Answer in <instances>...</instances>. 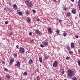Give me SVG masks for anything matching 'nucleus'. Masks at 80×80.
Here are the masks:
<instances>
[{"label":"nucleus","mask_w":80,"mask_h":80,"mask_svg":"<svg viewBox=\"0 0 80 80\" xmlns=\"http://www.w3.org/2000/svg\"><path fill=\"white\" fill-rule=\"evenodd\" d=\"M14 57H15V58L17 57V54H14Z\"/></svg>","instance_id":"nucleus-31"},{"label":"nucleus","mask_w":80,"mask_h":80,"mask_svg":"<svg viewBox=\"0 0 80 80\" xmlns=\"http://www.w3.org/2000/svg\"><path fill=\"white\" fill-rule=\"evenodd\" d=\"M16 66H17L18 67H20V62L18 61L17 63L15 64Z\"/></svg>","instance_id":"nucleus-7"},{"label":"nucleus","mask_w":80,"mask_h":80,"mask_svg":"<svg viewBox=\"0 0 80 80\" xmlns=\"http://www.w3.org/2000/svg\"><path fill=\"white\" fill-rule=\"evenodd\" d=\"M54 1V2H57V0H53Z\"/></svg>","instance_id":"nucleus-42"},{"label":"nucleus","mask_w":80,"mask_h":80,"mask_svg":"<svg viewBox=\"0 0 80 80\" xmlns=\"http://www.w3.org/2000/svg\"><path fill=\"white\" fill-rule=\"evenodd\" d=\"M29 35H32V32H30L29 33Z\"/></svg>","instance_id":"nucleus-36"},{"label":"nucleus","mask_w":80,"mask_h":80,"mask_svg":"<svg viewBox=\"0 0 80 80\" xmlns=\"http://www.w3.org/2000/svg\"><path fill=\"white\" fill-rule=\"evenodd\" d=\"M36 78H37L38 79V76H37L36 77Z\"/></svg>","instance_id":"nucleus-51"},{"label":"nucleus","mask_w":80,"mask_h":80,"mask_svg":"<svg viewBox=\"0 0 80 80\" xmlns=\"http://www.w3.org/2000/svg\"><path fill=\"white\" fill-rule=\"evenodd\" d=\"M37 21H40V19H37Z\"/></svg>","instance_id":"nucleus-49"},{"label":"nucleus","mask_w":80,"mask_h":80,"mask_svg":"<svg viewBox=\"0 0 80 80\" xmlns=\"http://www.w3.org/2000/svg\"><path fill=\"white\" fill-rule=\"evenodd\" d=\"M70 55H73V52L70 51Z\"/></svg>","instance_id":"nucleus-22"},{"label":"nucleus","mask_w":80,"mask_h":80,"mask_svg":"<svg viewBox=\"0 0 80 80\" xmlns=\"http://www.w3.org/2000/svg\"><path fill=\"white\" fill-rule=\"evenodd\" d=\"M16 47L17 48H18V47H19V46H18V45H17L16 46Z\"/></svg>","instance_id":"nucleus-47"},{"label":"nucleus","mask_w":80,"mask_h":80,"mask_svg":"<svg viewBox=\"0 0 80 80\" xmlns=\"http://www.w3.org/2000/svg\"><path fill=\"white\" fill-rule=\"evenodd\" d=\"M1 78H0V80H1Z\"/></svg>","instance_id":"nucleus-52"},{"label":"nucleus","mask_w":80,"mask_h":80,"mask_svg":"<svg viewBox=\"0 0 80 80\" xmlns=\"http://www.w3.org/2000/svg\"><path fill=\"white\" fill-rule=\"evenodd\" d=\"M39 61L40 62L42 63V58H41V57H39Z\"/></svg>","instance_id":"nucleus-19"},{"label":"nucleus","mask_w":80,"mask_h":80,"mask_svg":"<svg viewBox=\"0 0 80 80\" xmlns=\"http://www.w3.org/2000/svg\"><path fill=\"white\" fill-rule=\"evenodd\" d=\"M62 22V20H59V22H60V23H61Z\"/></svg>","instance_id":"nucleus-41"},{"label":"nucleus","mask_w":80,"mask_h":80,"mask_svg":"<svg viewBox=\"0 0 80 80\" xmlns=\"http://www.w3.org/2000/svg\"><path fill=\"white\" fill-rule=\"evenodd\" d=\"M66 60H68V59H69V57H67L66 58Z\"/></svg>","instance_id":"nucleus-34"},{"label":"nucleus","mask_w":80,"mask_h":80,"mask_svg":"<svg viewBox=\"0 0 80 80\" xmlns=\"http://www.w3.org/2000/svg\"><path fill=\"white\" fill-rule=\"evenodd\" d=\"M9 12H12V10L11 9H9Z\"/></svg>","instance_id":"nucleus-38"},{"label":"nucleus","mask_w":80,"mask_h":80,"mask_svg":"<svg viewBox=\"0 0 80 80\" xmlns=\"http://www.w3.org/2000/svg\"><path fill=\"white\" fill-rule=\"evenodd\" d=\"M17 14H18L19 15H22V12H19Z\"/></svg>","instance_id":"nucleus-17"},{"label":"nucleus","mask_w":80,"mask_h":80,"mask_svg":"<svg viewBox=\"0 0 80 80\" xmlns=\"http://www.w3.org/2000/svg\"><path fill=\"white\" fill-rule=\"evenodd\" d=\"M31 22V19L29 18H27V22L28 23H30Z\"/></svg>","instance_id":"nucleus-8"},{"label":"nucleus","mask_w":80,"mask_h":80,"mask_svg":"<svg viewBox=\"0 0 80 80\" xmlns=\"http://www.w3.org/2000/svg\"><path fill=\"white\" fill-rule=\"evenodd\" d=\"M64 70L62 72V74H64Z\"/></svg>","instance_id":"nucleus-40"},{"label":"nucleus","mask_w":80,"mask_h":80,"mask_svg":"<svg viewBox=\"0 0 80 80\" xmlns=\"http://www.w3.org/2000/svg\"><path fill=\"white\" fill-rule=\"evenodd\" d=\"M24 74L26 76L27 75V73L26 72H24Z\"/></svg>","instance_id":"nucleus-30"},{"label":"nucleus","mask_w":80,"mask_h":80,"mask_svg":"<svg viewBox=\"0 0 80 80\" xmlns=\"http://www.w3.org/2000/svg\"><path fill=\"white\" fill-rule=\"evenodd\" d=\"M66 48L68 51H70V46H67L66 47Z\"/></svg>","instance_id":"nucleus-15"},{"label":"nucleus","mask_w":80,"mask_h":80,"mask_svg":"<svg viewBox=\"0 0 80 80\" xmlns=\"http://www.w3.org/2000/svg\"><path fill=\"white\" fill-rule=\"evenodd\" d=\"M70 15H71L70 12H68L66 14V16L67 17H70Z\"/></svg>","instance_id":"nucleus-12"},{"label":"nucleus","mask_w":80,"mask_h":80,"mask_svg":"<svg viewBox=\"0 0 80 80\" xmlns=\"http://www.w3.org/2000/svg\"><path fill=\"white\" fill-rule=\"evenodd\" d=\"M26 3H27V6L28 7H32L33 6V2H29V1L27 0L26 1Z\"/></svg>","instance_id":"nucleus-2"},{"label":"nucleus","mask_w":80,"mask_h":80,"mask_svg":"<svg viewBox=\"0 0 80 80\" xmlns=\"http://www.w3.org/2000/svg\"><path fill=\"white\" fill-rule=\"evenodd\" d=\"M78 63L79 66L80 67V60H78Z\"/></svg>","instance_id":"nucleus-23"},{"label":"nucleus","mask_w":80,"mask_h":80,"mask_svg":"<svg viewBox=\"0 0 80 80\" xmlns=\"http://www.w3.org/2000/svg\"><path fill=\"white\" fill-rule=\"evenodd\" d=\"M58 65V62L57 61H55L54 62L53 66L54 67H57Z\"/></svg>","instance_id":"nucleus-4"},{"label":"nucleus","mask_w":80,"mask_h":80,"mask_svg":"<svg viewBox=\"0 0 80 80\" xmlns=\"http://www.w3.org/2000/svg\"><path fill=\"white\" fill-rule=\"evenodd\" d=\"M9 35L10 36L12 35H13V33H12V32L10 33L9 34Z\"/></svg>","instance_id":"nucleus-33"},{"label":"nucleus","mask_w":80,"mask_h":80,"mask_svg":"<svg viewBox=\"0 0 80 80\" xmlns=\"http://www.w3.org/2000/svg\"><path fill=\"white\" fill-rule=\"evenodd\" d=\"M6 77L7 78H8V79H9L10 78V77L9 75H6Z\"/></svg>","instance_id":"nucleus-21"},{"label":"nucleus","mask_w":80,"mask_h":80,"mask_svg":"<svg viewBox=\"0 0 80 80\" xmlns=\"http://www.w3.org/2000/svg\"><path fill=\"white\" fill-rule=\"evenodd\" d=\"M56 32L57 33H58L60 32V30H56Z\"/></svg>","instance_id":"nucleus-28"},{"label":"nucleus","mask_w":80,"mask_h":80,"mask_svg":"<svg viewBox=\"0 0 80 80\" xmlns=\"http://www.w3.org/2000/svg\"><path fill=\"white\" fill-rule=\"evenodd\" d=\"M1 62L2 64H5V61H4L2 60Z\"/></svg>","instance_id":"nucleus-29"},{"label":"nucleus","mask_w":80,"mask_h":80,"mask_svg":"<svg viewBox=\"0 0 80 80\" xmlns=\"http://www.w3.org/2000/svg\"><path fill=\"white\" fill-rule=\"evenodd\" d=\"M75 37L77 38H78V36H75Z\"/></svg>","instance_id":"nucleus-39"},{"label":"nucleus","mask_w":80,"mask_h":80,"mask_svg":"<svg viewBox=\"0 0 80 80\" xmlns=\"http://www.w3.org/2000/svg\"><path fill=\"white\" fill-rule=\"evenodd\" d=\"M6 7L5 8H4V10H7V9H6Z\"/></svg>","instance_id":"nucleus-45"},{"label":"nucleus","mask_w":80,"mask_h":80,"mask_svg":"<svg viewBox=\"0 0 80 80\" xmlns=\"http://www.w3.org/2000/svg\"><path fill=\"white\" fill-rule=\"evenodd\" d=\"M78 7H79V8L80 9V4L78 3Z\"/></svg>","instance_id":"nucleus-37"},{"label":"nucleus","mask_w":80,"mask_h":80,"mask_svg":"<svg viewBox=\"0 0 80 80\" xmlns=\"http://www.w3.org/2000/svg\"><path fill=\"white\" fill-rule=\"evenodd\" d=\"M45 57L46 59H48V56L47 55H45Z\"/></svg>","instance_id":"nucleus-20"},{"label":"nucleus","mask_w":80,"mask_h":80,"mask_svg":"<svg viewBox=\"0 0 80 80\" xmlns=\"http://www.w3.org/2000/svg\"><path fill=\"white\" fill-rule=\"evenodd\" d=\"M5 23L6 25H7V24L8 23V21H6L5 22Z\"/></svg>","instance_id":"nucleus-32"},{"label":"nucleus","mask_w":80,"mask_h":80,"mask_svg":"<svg viewBox=\"0 0 80 80\" xmlns=\"http://www.w3.org/2000/svg\"><path fill=\"white\" fill-rule=\"evenodd\" d=\"M43 45L45 47H47L48 46V42L47 40L44 41L42 42Z\"/></svg>","instance_id":"nucleus-3"},{"label":"nucleus","mask_w":80,"mask_h":80,"mask_svg":"<svg viewBox=\"0 0 80 80\" xmlns=\"http://www.w3.org/2000/svg\"><path fill=\"white\" fill-rule=\"evenodd\" d=\"M19 52L20 53H24L25 52V49L23 48H20L19 49Z\"/></svg>","instance_id":"nucleus-5"},{"label":"nucleus","mask_w":80,"mask_h":80,"mask_svg":"<svg viewBox=\"0 0 80 80\" xmlns=\"http://www.w3.org/2000/svg\"><path fill=\"white\" fill-rule=\"evenodd\" d=\"M71 48H73V47H75V45H74V43H73V42H72L71 44Z\"/></svg>","instance_id":"nucleus-13"},{"label":"nucleus","mask_w":80,"mask_h":80,"mask_svg":"<svg viewBox=\"0 0 80 80\" xmlns=\"http://www.w3.org/2000/svg\"><path fill=\"white\" fill-rule=\"evenodd\" d=\"M78 53H80V49L78 50Z\"/></svg>","instance_id":"nucleus-46"},{"label":"nucleus","mask_w":80,"mask_h":80,"mask_svg":"<svg viewBox=\"0 0 80 80\" xmlns=\"http://www.w3.org/2000/svg\"><path fill=\"white\" fill-rule=\"evenodd\" d=\"M26 13L27 14H29L30 13V11H28L26 12Z\"/></svg>","instance_id":"nucleus-24"},{"label":"nucleus","mask_w":80,"mask_h":80,"mask_svg":"<svg viewBox=\"0 0 80 80\" xmlns=\"http://www.w3.org/2000/svg\"><path fill=\"white\" fill-rule=\"evenodd\" d=\"M14 62V59H11L10 60V64H12V63H13Z\"/></svg>","instance_id":"nucleus-9"},{"label":"nucleus","mask_w":80,"mask_h":80,"mask_svg":"<svg viewBox=\"0 0 80 80\" xmlns=\"http://www.w3.org/2000/svg\"><path fill=\"white\" fill-rule=\"evenodd\" d=\"M72 1V2H74V0H70Z\"/></svg>","instance_id":"nucleus-48"},{"label":"nucleus","mask_w":80,"mask_h":80,"mask_svg":"<svg viewBox=\"0 0 80 80\" xmlns=\"http://www.w3.org/2000/svg\"><path fill=\"white\" fill-rule=\"evenodd\" d=\"M13 8H15V9H17V6L16 4H14L13 5Z\"/></svg>","instance_id":"nucleus-14"},{"label":"nucleus","mask_w":80,"mask_h":80,"mask_svg":"<svg viewBox=\"0 0 80 80\" xmlns=\"http://www.w3.org/2000/svg\"><path fill=\"white\" fill-rule=\"evenodd\" d=\"M64 37H66L67 36V32H64L63 34Z\"/></svg>","instance_id":"nucleus-18"},{"label":"nucleus","mask_w":80,"mask_h":80,"mask_svg":"<svg viewBox=\"0 0 80 80\" xmlns=\"http://www.w3.org/2000/svg\"><path fill=\"white\" fill-rule=\"evenodd\" d=\"M78 3L80 4V0H79Z\"/></svg>","instance_id":"nucleus-43"},{"label":"nucleus","mask_w":80,"mask_h":80,"mask_svg":"<svg viewBox=\"0 0 80 80\" xmlns=\"http://www.w3.org/2000/svg\"><path fill=\"white\" fill-rule=\"evenodd\" d=\"M33 63V60L32 59H31L28 62V63L29 64H31V63Z\"/></svg>","instance_id":"nucleus-16"},{"label":"nucleus","mask_w":80,"mask_h":80,"mask_svg":"<svg viewBox=\"0 0 80 80\" xmlns=\"http://www.w3.org/2000/svg\"><path fill=\"white\" fill-rule=\"evenodd\" d=\"M40 47H42V48H43V47H44V45H43V44H41L40 45Z\"/></svg>","instance_id":"nucleus-27"},{"label":"nucleus","mask_w":80,"mask_h":80,"mask_svg":"<svg viewBox=\"0 0 80 80\" xmlns=\"http://www.w3.org/2000/svg\"><path fill=\"white\" fill-rule=\"evenodd\" d=\"M72 12L73 14H75L76 13V10L75 9H73L72 10Z\"/></svg>","instance_id":"nucleus-10"},{"label":"nucleus","mask_w":80,"mask_h":80,"mask_svg":"<svg viewBox=\"0 0 80 80\" xmlns=\"http://www.w3.org/2000/svg\"><path fill=\"white\" fill-rule=\"evenodd\" d=\"M4 70H5L6 71V72H7V71H8V70L6 68H4Z\"/></svg>","instance_id":"nucleus-35"},{"label":"nucleus","mask_w":80,"mask_h":80,"mask_svg":"<svg viewBox=\"0 0 80 80\" xmlns=\"http://www.w3.org/2000/svg\"><path fill=\"white\" fill-rule=\"evenodd\" d=\"M31 42H33V40H31Z\"/></svg>","instance_id":"nucleus-44"},{"label":"nucleus","mask_w":80,"mask_h":80,"mask_svg":"<svg viewBox=\"0 0 80 80\" xmlns=\"http://www.w3.org/2000/svg\"><path fill=\"white\" fill-rule=\"evenodd\" d=\"M64 80H67L66 79H65Z\"/></svg>","instance_id":"nucleus-53"},{"label":"nucleus","mask_w":80,"mask_h":80,"mask_svg":"<svg viewBox=\"0 0 80 80\" xmlns=\"http://www.w3.org/2000/svg\"><path fill=\"white\" fill-rule=\"evenodd\" d=\"M48 32H49L50 33H52V28H50L48 29Z\"/></svg>","instance_id":"nucleus-11"},{"label":"nucleus","mask_w":80,"mask_h":80,"mask_svg":"<svg viewBox=\"0 0 80 80\" xmlns=\"http://www.w3.org/2000/svg\"><path fill=\"white\" fill-rule=\"evenodd\" d=\"M64 10H65V11L67 10V9L66 8H64Z\"/></svg>","instance_id":"nucleus-50"},{"label":"nucleus","mask_w":80,"mask_h":80,"mask_svg":"<svg viewBox=\"0 0 80 80\" xmlns=\"http://www.w3.org/2000/svg\"><path fill=\"white\" fill-rule=\"evenodd\" d=\"M35 33H36L37 34H38L39 35V36H41V32H40V31H39V30L38 29L36 30L35 31Z\"/></svg>","instance_id":"nucleus-6"},{"label":"nucleus","mask_w":80,"mask_h":80,"mask_svg":"<svg viewBox=\"0 0 80 80\" xmlns=\"http://www.w3.org/2000/svg\"><path fill=\"white\" fill-rule=\"evenodd\" d=\"M73 80H77V78L75 77H74L72 78Z\"/></svg>","instance_id":"nucleus-25"},{"label":"nucleus","mask_w":80,"mask_h":80,"mask_svg":"<svg viewBox=\"0 0 80 80\" xmlns=\"http://www.w3.org/2000/svg\"><path fill=\"white\" fill-rule=\"evenodd\" d=\"M32 11L33 12V13H36V11L35 10L32 9Z\"/></svg>","instance_id":"nucleus-26"},{"label":"nucleus","mask_w":80,"mask_h":80,"mask_svg":"<svg viewBox=\"0 0 80 80\" xmlns=\"http://www.w3.org/2000/svg\"><path fill=\"white\" fill-rule=\"evenodd\" d=\"M68 75L69 77H72L73 76V74L74 73L73 71L70 69H68Z\"/></svg>","instance_id":"nucleus-1"}]
</instances>
